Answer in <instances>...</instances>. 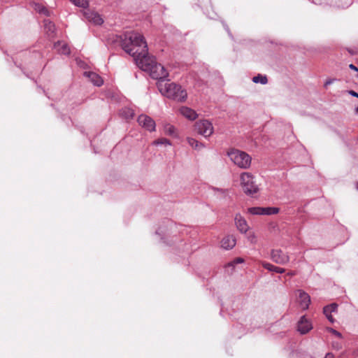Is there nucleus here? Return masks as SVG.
<instances>
[{"mask_svg": "<svg viewBox=\"0 0 358 358\" xmlns=\"http://www.w3.org/2000/svg\"><path fill=\"white\" fill-rule=\"evenodd\" d=\"M271 260L278 264L285 265L289 262V257L281 250H272L271 251Z\"/></svg>", "mask_w": 358, "mask_h": 358, "instance_id": "nucleus-7", "label": "nucleus"}, {"mask_svg": "<svg viewBox=\"0 0 358 358\" xmlns=\"http://www.w3.org/2000/svg\"><path fill=\"white\" fill-rule=\"evenodd\" d=\"M356 113H358V106L356 108Z\"/></svg>", "mask_w": 358, "mask_h": 358, "instance_id": "nucleus-39", "label": "nucleus"}, {"mask_svg": "<svg viewBox=\"0 0 358 358\" xmlns=\"http://www.w3.org/2000/svg\"><path fill=\"white\" fill-rule=\"evenodd\" d=\"M39 57L41 58L42 57L41 53H38Z\"/></svg>", "mask_w": 358, "mask_h": 358, "instance_id": "nucleus-40", "label": "nucleus"}, {"mask_svg": "<svg viewBox=\"0 0 358 358\" xmlns=\"http://www.w3.org/2000/svg\"><path fill=\"white\" fill-rule=\"evenodd\" d=\"M244 262V259L241 257H237L234 259L233 261L229 262L227 265V268H231V271L234 270L235 266L238 264H242Z\"/></svg>", "mask_w": 358, "mask_h": 358, "instance_id": "nucleus-25", "label": "nucleus"}, {"mask_svg": "<svg viewBox=\"0 0 358 358\" xmlns=\"http://www.w3.org/2000/svg\"><path fill=\"white\" fill-rule=\"evenodd\" d=\"M180 112L181 115L189 120H194L197 117V113L196 111L187 106L181 107Z\"/></svg>", "mask_w": 358, "mask_h": 358, "instance_id": "nucleus-16", "label": "nucleus"}, {"mask_svg": "<svg viewBox=\"0 0 358 358\" xmlns=\"http://www.w3.org/2000/svg\"><path fill=\"white\" fill-rule=\"evenodd\" d=\"M194 127L197 133L205 138L210 136L214 131L213 124L208 120H201L197 121L195 123Z\"/></svg>", "mask_w": 358, "mask_h": 358, "instance_id": "nucleus-6", "label": "nucleus"}, {"mask_svg": "<svg viewBox=\"0 0 358 358\" xmlns=\"http://www.w3.org/2000/svg\"><path fill=\"white\" fill-rule=\"evenodd\" d=\"M234 221L238 231H240L241 233H246L248 231L249 227L246 220L241 216V214L238 213L236 215Z\"/></svg>", "mask_w": 358, "mask_h": 358, "instance_id": "nucleus-11", "label": "nucleus"}, {"mask_svg": "<svg viewBox=\"0 0 358 358\" xmlns=\"http://www.w3.org/2000/svg\"><path fill=\"white\" fill-rule=\"evenodd\" d=\"M55 31V24L52 22H48L46 20V33L50 32V36L51 37H53Z\"/></svg>", "mask_w": 358, "mask_h": 358, "instance_id": "nucleus-26", "label": "nucleus"}, {"mask_svg": "<svg viewBox=\"0 0 358 358\" xmlns=\"http://www.w3.org/2000/svg\"><path fill=\"white\" fill-rule=\"evenodd\" d=\"M324 358H334V355L331 353H327Z\"/></svg>", "mask_w": 358, "mask_h": 358, "instance_id": "nucleus-37", "label": "nucleus"}, {"mask_svg": "<svg viewBox=\"0 0 358 358\" xmlns=\"http://www.w3.org/2000/svg\"><path fill=\"white\" fill-rule=\"evenodd\" d=\"M335 80L334 79H329L324 83V87H327L328 85L332 84Z\"/></svg>", "mask_w": 358, "mask_h": 358, "instance_id": "nucleus-35", "label": "nucleus"}, {"mask_svg": "<svg viewBox=\"0 0 358 358\" xmlns=\"http://www.w3.org/2000/svg\"><path fill=\"white\" fill-rule=\"evenodd\" d=\"M327 318L328 319V320L331 322V323H334V317H332L331 314H328V315H325Z\"/></svg>", "mask_w": 358, "mask_h": 358, "instance_id": "nucleus-34", "label": "nucleus"}, {"mask_svg": "<svg viewBox=\"0 0 358 358\" xmlns=\"http://www.w3.org/2000/svg\"><path fill=\"white\" fill-rule=\"evenodd\" d=\"M165 132L169 135H174L175 127L172 125L168 124L165 127Z\"/></svg>", "mask_w": 358, "mask_h": 358, "instance_id": "nucleus-30", "label": "nucleus"}, {"mask_svg": "<svg viewBox=\"0 0 358 358\" xmlns=\"http://www.w3.org/2000/svg\"><path fill=\"white\" fill-rule=\"evenodd\" d=\"M31 8L40 14H45V6L38 3L33 2L31 3Z\"/></svg>", "mask_w": 358, "mask_h": 358, "instance_id": "nucleus-22", "label": "nucleus"}, {"mask_svg": "<svg viewBox=\"0 0 358 358\" xmlns=\"http://www.w3.org/2000/svg\"><path fill=\"white\" fill-rule=\"evenodd\" d=\"M348 93L350 95H351V96H354V97H357V98H358V93H357V92H355V91H353V90H349V91H348Z\"/></svg>", "mask_w": 358, "mask_h": 358, "instance_id": "nucleus-33", "label": "nucleus"}, {"mask_svg": "<svg viewBox=\"0 0 358 358\" xmlns=\"http://www.w3.org/2000/svg\"><path fill=\"white\" fill-rule=\"evenodd\" d=\"M241 185L243 192L248 195H252L259 191L258 185L256 184L254 176L248 172L241 175Z\"/></svg>", "mask_w": 358, "mask_h": 358, "instance_id": "nucleus-4", "label": "nucleus"}, {"mask_svg": "<svg viewBox=\"0 0 358 358\" xmlns=\"http://www.w3.org/2000/svg\"><path fill=\"white\" fill-rule=\"evenodd\" d=\"M338 306L336 303H331L330 305L326 306L323 308V313L324 315L331 314V313L336 312L337 310Z\"/></svg>", "mask_w": 358, "mask_h": 358, "instance_id": "nucleus-20", "label": "nucleus"}, {"mask_svg": "<svg viewBox=\"0 0 358 358\" xmlns=\"http://www.w3.org/2000/svg\"><path fill=\"white\" fill-rule=\"evenodd\" d=\"M120 114L126 119H131L134 116V111L130 108H124L121 110Z\"/></svg>", "mask_w": 358, "mask_h": 358, "instance_id": "nucleus-23", "label": "nucleus"}, {"mask_svg": "<svg viewBox=\"0 0 358 358\" xmlns=\"http://www.w3.org/2000/svg\"><path fill=\"white\" fill-rule=\"evenodd\" d=\"M153 145H171V141L165 138H159L152 143Z\"/></svg>", "mask_w": 358, "mask_h": 358, "instance_id": "nucleus-27", "label": "nucleus"}, {"mask_svg": "<svg viewBox=\"0 0 358 358\" xmlns=\"http://www.w3.org/2000/svg\"><path fill=\"white\" fill-rule=\"evenodd\" d=\"M252 81L255 83H261L262 85H265L268 82L267 77L266 76H262L261 74H258L256 76L252 78Z\"/></svg>", "mask_w": 358, "mask_h": 358, "instance_id": "nucleus-21", "label": "nucleus"}, {"mask_svg": "<svg viewBox=\"0 0 358 358\" xmlns=\"http://www.w3.org/2000/svg\"><path fill=\"white\" fill-rule=\"evenodd\" d=\"M313 329L311 322L306 317L302 316L297 325V329L301 334H306Z\"/></svg>", "mask_w": 358, "mask_h": 358, "instance_id": "nucleus-9", "label": "nucleus"}, {"mask_svg": "<svg viewBox=\"0 0 358 358\" xmlns=\"http://www.w3.org/2000/svg\"><path fill=\"white\" fill-rule=\"evenodd\" d=\"M72 2L75 6L81 8H87L89 5L88 0H69Z\"/></svg>", "mask_w": 358, "mask_h": 358, "instance_id": "nucleus-24", "label": "nucleus"}, {"mask_svg": "<svg viewBox=\"0 0 358 358\" xmlns=\"http://www.w3.org/2000/svg\"><path fill=\"white\" fill-rule=\"evenodd\" d=\"M357 189H358V184H357Z\"/></svg>", "mask_w": 358, "mask_h": 358, "instance_id": "nucleus-41", "label": "nucleus"}, {"mask_svg": "<svg viewBox=\"0 0 358 358\" xmlns=\"http://www.w3.org/2000/svg\"><path fill=\"white\" fill-rule=\"evenodd\" d=\"M84 76L89 78L90 81L96 86H101L103 81L101 76L94 72H84Z\"/></svg>", "mask_w": 358, "mask_h": 358, "instance_id": "nucleus-15", "label": "nucleus"}, {"mask_svg": "<svg viewBox=\"0 0 358 358\" xmlns=\"http://www.w3.org/2000/svg\"><path fill=\"white\" fill-rule=\"evenodd\" d=\"M236 245V238L232 235H228L223 238L221 246L225 250L232 249Z\"/></svg>", "mask_w": 358, "mask_h": 358, "instance_id": "nucleus-13", "label": "nucleus"}, {"mask_svg": "<svg viewBox=\"0 0 358 358\" xmlns=\"http://www.w3.org/2000/svg\"><path fill=\"white\" fill-rule=\"evenodd\" d=\"M332 347L334 349L339 350V349L341 348V343H339L338 342H333L332 343Z\"/></svg>", "mask_w": 358, "mask_h": 358, "instance_id": "nucleus-32", "label": "nucleus"}, {"mask_svg": "<svg viewBox=\"0 0 358 358\" xmlns=\"http://www.w3.org/2000/svg\"><path fill=\"white\" fill-rule=\"evenodd\" d=\"M54 49L59 53L64 55H69L71 52L70 48L64 41H58L54 43Z\"/></svg>", "mask_w": 358, "mask_h": 358, "instance_id": "nucleus-12", "label": "nucleus"}, {"mask_svg": "<svg viewBox=\"0 0 358 358\" xmlns=\"http://www.w3.org/2000/svg\"><path fill=\"white\" fill-rule=\"evenodd\" d=\"M298 292H299L298 301H299L300 307L303 310L308 309L309 307V304L310 303V297L309 294L301 289L298 290Z\"/></svg>", "mask_w": 358, "mask_h": 358, "instance_id": "nucleus-10", "label": "nucleus"}, {"mask_svg": "<svg viewBox=\"0 0 358 358\" xmlns=\"http://www.w3.org/2000/svg\"><path fill=\"white\" fill-rule=\"evenodd\" d=\"M279 212L278 208L275 207H266L263 208L262 207V215H275L277 214Z\"/></svg>", "mask_w": 358, "mask_h": 358, "instance_id": "nucleus-19", "label": "nucleus"}, {"mask_svg": "<svg viewBox=\"0 0 358 358\" xmlns=\"http://www.w3.org/2000/svg\"><path fill=\"white\" fill-rule=\"evenodd\" d=\"M85 15L89 21L92 22L94 24L100 25L103 22V20L96 13L87 11L85 13Z\"/></svg>", "mask_w": 358, "mask_h": 358, "instance_id": "nucleus-14", "label": "nucleus"}, {"mask_svg": "<svg viewBox=\"0 0 358 358\" xmlns=\"http://www.w3.org/2000/svg\"><path fill=\"white\" fill-rule=\"evenodd\" d=\"M350 69L354 70L355 71H358L357 67H356L354 64H351L349 65Z\"/></svg>", "mask_w": 358, "mask_h": 358, "instance_id": "nucleus-36", "label": "nucleus"}, {"mask_svg": "<svg viewBox=\"0 0 358 358\" xmlns=\"http://www.w3.org/2000/svg\"><path fill=\"white\" fill-rule=\"evenodd\" d=\"M327 331L335 335L338 338H341V334L338 332V331L334 329L333 328L329 327L327 328Z\"/></svg>", "mask_w": 358, "mask_h": 358, "instance_id": "nucleus-31", "label": "nucleus"}, {"mask_svg": "<svg viewBox=\"0 0 358 358\" xmlns=\"http://www.w3.org/2000/svg\"><path fill=\"white\" fill-rule=\"evenodd\" d=\"M157 87L160 93L168 99L178 101L184 102L187 98V93L181 85L175 83H166L159 81Z\"/></svg>", "mask_w": 358, "mask_h": 358, "instance_id": "nucleus-2", "label": "nucleus"}, {"mask_svg": "<svg viewBox=\"0 0 358 358\" xmlns=\"http://www.w3.org/2000/svg\"><path fill=\"white\" fill-rule=\"evenodd\" d=\"M294 275H295V272L294 271H290V272L287 273V275L293 276Z\"/></svg>", "mask_w": 358, "mask_h": 358, "instance_id": "nucleus-38", "label": "nucleus"}, {"mask_svg": "<svg viewBox=\"0 0 358 358\" xmlns=\"http://www.w3.org/2000/svg\"><path fill=\"white\" fill-rule=\"evenodd\" d=\"M212 189L215 192L219 193L220 195L223 196L224 197L228 194V189H220V188H217V187H213Z\"/></svg>", "mask_w": 358, "mask_h": 358, "instance_id": "nucleus-29", "label": "nucleus"}, {"mask_svg": "<svg viewBox=\"0 0 358 358\" xmlns=\"http://www.w3.org/2000/svg\"><path fill=\"white\" fill-rule=\"evenodd\" d=\"M187 141L190 146L195 149H201L204 147V145L203 143H199L198 141L193 138H187Z\"/></svg>", "mask_w": 358, "mask_h": 358, "instance_id": "nucleus-18", "label": "nucleus"}, {"mask_svg": "<svg viewBox=\"0 0 358 358\" xmlns=\"http://www.w3.org/2000/svg\"><path fill=\"white\" fill-rule=\"evenodd\" d=\"M262 266L267 269L269 271H273L278 273H283L285 271V269L281 267L275 266L268 262H262Z\"/></svg>", "mask_w": 358, "mask_h": 358, "instance_id": "nucleus-17", "label": "nucleus"}, {"mask_svg": "<svg viewBox=\"0 0 358 358\" xmlns=\"http://www.w3.org/2000/svg\"><path fill=\"white\" fill-rule=\"evenodd\" d=\"M248 212L252 215H262V207L250 208Z\"/></svg>", "mask_w": 358, "mask_h": 358, "instance_id": "nucleus-28", "label": "nucleus"}, {"mask_svg": "<svg viewBox=\"0 0 358 358\" xmlns=\"http://www.w3.org/2000/svg\"><path fill=\"white\" fill-rule=\"evenodd\" d=\"M121 44L122 49L134 57L136 65L143 71L142 66L151 67L156 62L155 58L148 55L147 43L141 34L126 32L121 36Z\"/></svg>", "mask_w": 358, "mask_h": 358, "instance_id": "nucleus-1", "label": "nucleus"}, {"mask_svg": "<svg viewBox=\"0 0 358 358\" xmlns=\"http://www.w3.org/2000/svg\"><path fill=\"white\" fill-rule=\"evenodd\" d=\"M143 66L144 68V71L148 72L153 79L164 82V80L169 76V73L164 66L157 62L151 67L146 65L145 66Z\"/></svg>", "mask_w": 358, "mask_h": 358, "instance_id": "nucleus-5", "label": "nucleus"}, {"mask_svg": "<svg viewBox=\"0 0 358 358\" xmlns=\"http://www.w3.org/2000/svg\"><path fill=\"white\" fill-rule=\"evenodd\" d=\"M230 159L241 169H248L251 164V157L243 151L232 149L227 152Z\"/></svg>", "mask_w": 358, "mask_h": 358, "instance_id": "nucleus-3", "label": "nucleus"}, {"mask_svg": "<svg viewBox=\"0 0 358 358\" xmlns=\"http://www.w3.org/2000/svg\"><path fill=\"white\" fill-rule=\"evenodd\" d=\"M138 122L139 125L149 131L155 130V122L147 115H141L138 117Z\"/></svg>", "mask_w": 358, "mask_h": 358, "instance_id": "nucleus-8", "label": "nucleus"}]
</instances>
